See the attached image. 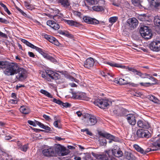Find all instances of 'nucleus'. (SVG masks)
<instances>
[{
	"label": "nucleus",
	"instance_id": "1",
	"mask_svg": "<svg viewBox=\"0 0 160 160\" xmlns=\"http://www.w3.org/2000/svg\"><path fill=\"white\" fill-rule=\"evenodd\" d=\"M0 68H5L4 74L7 76H12L17 74L18 65L16 63L7 61H0Z\"/></svg>",
	"mask_w": 160,
	"mask_h": 160
},
{
	"label": "nucleus",
	"instance_id": "2",
	"mask_svg": "<svg viewBox=\"0 0 160 160\" xmlns=\"http://www.w3.org/2000/svg\"><path fill=\"white\" fill-rule=\"evenodd\" d=\"M85 120V124L86 126H91L95 125L97 122L98 120L96 117L94 115L86 113L83 115Z\"/></svg>",
	"mask_w": 160,
	"mask_h": 160
},
{
	"label": "nucleus",
	"instance_id": "3",
	"mask_svg": "<svg viewBox=\"0 0 160 160\" xmlns=\"http://www.w3.org/2000/svg\"><path fill=\"white\" fill-rule=\"evenodd\" d=\"M141 36L145 38L150 39L152 36L151 31L149 27L146 26L141 27L139 30Z\"/></svg>",
	"mask_w": 160,
	"mask_h": 160
},
{
	"label": "nucleus",
	"instance_id": "4",
	"mask_svg": "<svg viewBox=\"0 0 160 160\" xmlns=\"http://www.w3.org/2000/svg\"><path fill=\"white\" fill-rule=\"evenodd\" d=\"M150 136V133L146 129H140L137 130L136 135L134 136V139L136 140L139 138H148Z\"/></svg>",
	"mask_w": 160,
	"mask_h": 160
},
{
	"label": "nucleus",
	"instance_id": "5",
	"mask_svg": "<svg viewBox=\"0 0 160 160\" xmlns=\"http://www.w3.org/2000/svg\"><path fill=\"white\" fill-rule=\"evenodd\" d=\"M16 78L19 81H22L26 78L27 71L26 70L22 68H20L18 66V69Z\"/></svg>",
	"mask_w": 160,
	"mask_h": 160
},
{
	"label": "nucleus",
	"instance_id": "6",
	"mask_svg": "<svg viewBox=\"0 0 160 160\" xmlns=\"http://www.w3.org/2000/svg\"><path fill=\"white\" fill-rule=\"evenodd\" d=\"M94 104L99 108L105 109L109 105L108 101L107 100L98 99L94 102Z\"/></svg>",
	"mask_w": 160,
	"mask_h": 160
},
{
	"label": "nucleus",
	"instance_id": "7",
	"mask_svg": "<svg viewBox=\"0 0 160 160\" xmlns=\"http://www.w3.org/2000/svg\"><path fill=\"white\" fill-rule=\"evenodd\" d=\"M149 47L151 50L153 51L158 52L160 51V41H153L150 44Z\"/></svg>",
	"mask_w": 160,
	"mask_h": 160
},
{
	"label": "nucleus",
	"instance_id": "8",
	"mask_svg": "<svg viewBox=\"0 0 160 160\" xmlns=\"http://www.w3.org/2000/svg\"><path fill=\"white\" fill-rule=\"evenodd\" d=\"M43 154L45 156L48 157L55 156L54 148L51 147L48 149H44L42 151Z\"/></svg>",
	"mask_w": 160,
	"mask_h": 160
},
{
	"label": "nucleus",
	"instance_id": "9",
	"mask_svg": "<svg viewBox=\"0 0 160 160\" xmlns=\"http://www.w3.org/2000/svg\"><path fill=\"white\" fill-rule=\"evenodd\" d=\"M103 138H106L108 139H111L113 140L114 142H117L119 141V140L118 137H115L110 134L107 133H103L102 132H99L98 133Z\"/></svg>",
	"mask_w": 160,
	"mask_h": 160
},
{
	"label": "nucleus",
	"instance_id": "10",
	"mask_svg": "<svg viewBox=\"0 0 160 160\" xmlns=\"http://www.w3.org/2000/svg\"><path fill=\"white\" fill-rule=\"evenodd\" d=\"M127 23L131 29L135 28L138 24L137 20L135 18H132L128 19Z\"/></svg>",
	"mask_w": 160,
	"mask_h": 160
},
{
	"label": "nucleus",
	"instance_id": "11",
	"mask_svg": "<svg viewBox=\"0 0 160 160\" xmlns=\"http://www.w3.org/2000/svg\"><path fill=\"white\" fill-rule=\"evenodd\" d=\"M126 119L128 123L131 125H134L136 122L135 116L133 114H129L127 115Z\"/></svg>",
	"mask_w": 160,
	"mask_h": 160
},
{
	"label": "nucleus",
	"instance_id": "12",
	"mask_svg": "<svg viewBox=\"0 0 160 160\" xmlns=\"http://www.w3.org/2000/svg\"><path fill=\"white\" fill-rule=\"evenodd\" d=\"M83 19L85 22L90 24H96L99 22V21L97 19L88 16L84 17Z\"/></svg>",
	"mask_w": 160,
	"mask_h": 160
},
{
	"label": "nucleus",
	"instance_id": "13",
	"mask_svg": "<svg viewBox=\"0 0 160 160\" xmlns=\"http://www.w3.org/2000/svg\"><path fill=\"white\" fill-rule=\"evenodd\" d=\"M112 155L117 157H121L123 156V153L122 151L118 148L117 146L114 147L112 150Z\"/></svg>",
	"mask_w": 160,
	"mask_h": 160
},
{
	"label": "nucleus",
	"instance_id": "14",
	"mask_svg": "<svg viewBox=\"0 0 160 160\" xmlns=\"http://www.w3.org/2000/svg\"><path fill=\"white\" fill-rule=\"evenodd\" d=\"M44 38L54 45L57 46H59L60 44L59 42L55 38L47 34L44 35Z\"/></svg>",
	"mask_w": 160,
	"mask_h": 160
},
{
	"label": "nucleus",
	"instance_id": "15",
	"mask_svg": "<svg viewBox=\"0 0 160 160\" xmlns=\"http://www.w3.org/2000/svg\"><path fill=\"white\" fill-rule=\"evenodd\" d=\"M134 148L138 152H140L141 153L143 154H145L150 151H156L157 150V149H153L152 148H148L146 150L144 151L137 145H134Z\"/></svg>",
	"mask_w": 160,
	"mask_h": 160
},
{
	"label": "nucleus",
	"instance_id": "16",
	"mask_svg": "<svg viewBox=\"0 0 160 160\" xmlns=\"http://www.w3.org/2000/svg\"><path fill=\"white\" fill-rule=\"evenodd\" d=\"M47 74L48 75L49 77L53 79H58L60 78L59 75L58 73L50 70L47 71Z\"/></svg>",
	"mask_w": 160,
	"mask_h": 160
},
{
	"label": "nucleus",
	"instance_id": "17",
	"mask_svg": "<svg viewBox=\"0 0 160 160\" xmlns=\"http://www.w3.org/2000/svg\"><path fill=\"white\" fill-rule=\"evenodd\" d=\"M94 62L93 59L91 58L87 59L84 64V67L88 68L92 67L94 65Z\"/></svg>",
	"mask_w": 160,
	"mask_h": 160
},
{
	"label": "nucleus",
	"instance_id": "18",
	"mask_svg": "<svg viewBox=\"0 0 160 160\" xmlns=\"http://www.w3.org/2000/svg\"><path fill=\"white\" fill-rule=\"evenodd\" d=\"M47 24L55 30L58 29L60 28L59 24L52 20H48L47 22Z\"/></svg>",
	"mask_w": 160,
	"mask_h": 160
},
{
	"label": "nucleus",
	"instance_id": "19",
	"mask_svg": "<svg viewBox=\"0 0 160 160\" xmlns=\"http://www.w3.org/2000/svg\"><path fill=\"white\" fill-rule=\"evenodd\" d=\"M58 3H60L62 6L65 8H68L70 5V2L68 0H57Z\"/></svg>",
	"mask_w": 160,
	"mask_h": 160
},
{
	"label": "nucleus",
	"instance_id": "20",
	"mask_svg": "<svg viewBox=\"0 0 160 160\" xmlns=\"http://www.w3.org/2000/svg\"><path fill=\"white\" fill-rule=\"evenodd\" d=\"M137 124L140 128H147L149 127L148 123L145 121L139 120L137 122Z\"/></svg>",
	"mask_w": 160,
	"mask_h": 160
},
{
	"label": "nucleus",
	"instance_id": "21",
	"mask_svg": "<svg viewBox=\"0 0 160 160\" xmlns=\"http://www.w3.org/2000/svg\"><path fill=\"white\" fill-rule=\"evenodd\" d=\"M54 148V152L55 153V156L57 154H59L60 152L62 151L64 147L62 146L60 144H57L55 145L54 147H53Z\"/></svg>",
	"mask_w": 160,
	"mask_h": 160
},
{
	"label": "nucleus",
	"instance_id": "22",
	"mask_svg": "<svg viewBox=\"0 0 160 160\" xmlns=\"http://www.w3.org/2000/svg\"><path fill=\"white\" fill-rule=\"evenodd\" d=\"M104 63L112 67H114L117 68H125V66L119 64L115 63L112 62H105Z\"/></svg>",
	"mask_w": 160,
	"mask_h": 160
},
{
	"label": "nucleus",
	"instance_id": "23",
	"mask_svg": "<svg viewBox=\"0 0 160 160\" xmlns=\"http://www.w3.org/2000/svg\"><path fill=\"white\" fill-rule=\"evenodd\" d=\"M149 79L153 81V83H150V82H146V83H143V82H141L140 83V84L141 86H148L149 85H152L153 84H155L156 83V79L154 77H150V78H149Z\"/></svg>",
	"mask_w": 160,
	"mask_h": 160
},
{
	"label": "nucleus",
	"instance_id": "24",
	"mask_svg": "<svg viewBox=\"0 0 160 160\" xmlns=\"http://www.w3.org/2000/svg\"><path fill=\"white\" fill-rule=\"evenodd\" d=\"M20 110L21 112L25 114H28L30 112V109L25 106H21L20 108Z\"/></svg>",
	"mask_w": 160,
	"mask_h": 160
},
{
	"label": "nucleus",
	"instance_id": "25",
	"mask_svg": "<svg viewBox=\"0 0 160 160\" xmlns=\"http://www.w3.org/2000/svg\"><path fill=\"white\" fill-rule=\"evenodd\" d=\"M99 0H84L85 4L90 6L97 4L99 3Z\"/></svg>",
	"mask_w": 160,
	"mask_h": 160
},
{
	"label": "nucleus",
	"instance_id": "26",
	"mask_svg": "<svg viewBox=\"0 0 160 160\" xmlns=\"http://www.w3.org/2000/svg\"><path fill=\"white\" fill-rule=\"evenodd\" d=\"M123 69H128V71H131L133 72H136V74L139 76H141V72L137 70L136 69H134V68L129 67H127L125 66V68H122Z\"/></svg>",
	"mask_w": 160,
	"mask_h": 160
},
{
	"label": "nucleus",
	"instance_id": "27",
	"mask_svg": "<svg viewBox=\"0 0 160 160\" xmlns=\"http://www.w3.org/2000/svg\"><path fill=\"white\" fill-rule=\"evenodd\" d=\"M96 157L98 160H109L107 155L105 154H97Z\"/></svg>",
	"mask_w": 160,
	"mask_h": 160
},
{
	"label": "nucleus",
	"instance_id": "28",
	"mask_svg": "<svg viewBox=\"0 0 160 160\" xmlns=\"http://www.w3.org/2000/svg\"><path fill=\"white\" fill-rule=\"evenodd\" d=\"M64 21L70 26H73L75 27H78L79 26L78 23L73 20H65Z\"/></svg>",
	"mask_w": 160,
	"mask_h": 160
},
{
	"label": "nucleus",
	"instance_id": "29",
	"mask_svg": "<svg viewBox=\"0 0 160 160\" xmlns=\"http://www.w3.org/2000/svg\"><path fill=\"white\" fill-rule=\"evenodd\" d=\"M58 33L60 34L66 36L68 38H71L72 37V35L69 33L67 31L59 30Z\"/></svg>",
	"mask_w": 160,
	"mask_h": 160
},
{
	"label": "nucleus",
	"instance_id": "30",
	"mask_svg": "<svg viewBox=\"0 0 160 160\" xmlns=\"http://www.w3.org/2000/svg\"><path fill=\"white\" fill-rule=\"evenodd\" d=\"M149 99L155 103L160 104V101L154 96H150L149 97Z\"/></svg>",
	"mask_w": 160,
	"mask_h": 160
},
{
	"label": "nucleus",
	"instance_id": "31",
	"mask_svg": "<svg viewBox=\"0 0 160 160\" xmlns=\"http://www.w3.org/2000/svg\"><path fill=\"white\" fill-rule=\"evenodd\" d=\"M92 9L97 12H102L104 11V8L100 6H94L92 7Z\"/></svg>",
	"mask_w": 160,
	"mask_h": 160
},
{
	"label": "nucleus",
	"instance_id": "32",
	"mask_svg": "<svg viewBox=\"0 0 160 160\" xmlns=\"http://www.w3.org/2000/svg\"><path fill=\"white\" fill-rule=\"evenodd\" d=\"M37 125H38L40 128L48 131H51V128L49 127L45 126L43 124L39 122H36Z\"/></svg>",
	"mask_w": 160,
	"mask_h": 160
},
{
	"label": "nucleus",
	"instance_id": "33",
	"mask_svg": "<svg viewBox=\"0 0 160 160\" xmlns=\"http://www.w3.org/2000/svg\"><path fill=\"white\" fill-rule=\"evenodd\" d=\"M98 141L99 143L101 146L106 145L107 144V141L105 139L101 137H99L98 138Z\"/></svg>",
	"mask_w": 160,
	"mask_h": 160
},
{
	"label": "nucleus",
	"instance_id": "34",
	"mask_svg": "<svg viewBox=\"0 0 160 160\" xmlns=\"http://www.w3.org/2000/svg\"><path fill=\"white\" fill-rule=\"evenodd\" d=\"M69 152V150L68 149H66L65 147H64L62 151L60 152L59 155L61 156H64L67 155Z\"/></svg>",
	"mask_w": 160,
	"mask_h": 160
},
{
	"label": "nucleus",
	"instance_id": "35",
	"mask_svg": "<svg viewBox=\"0 0 160 160\" xmlns=\"http://www.w3.org/2000/svg\"><path fill=\"white\" fill-rule=\"evenodd\" d=\"M125 157L126 158L129 160H134V157L131 153L128 152H127L125 153Z\"/></svg>",
	"mask_w": 160,
	"mask_h": 160
},
{
	"label": "nucleus",
	"instance_id": "36",
	"mask_svg": "<svg viewBox=\"0 0 160 160\" xmlns=\"http://www.w3.org/2000/svg\"><path fill=\"white\" fill-rule=\"evenodd\" d=\"M100 73L103 76L108 78H109L110 77H112V75L110 74V73L106 71L104 72L102 71Z\"/></svg>",
	"mask_w": 160,
	"mask_h": 160
},
{
	"label": "nucleus",
	"instance_id": "37",
	"mask_svg": "<svg viewBox=\"0 0 160 160\" xmlns=\"http://www.w3.org/2000/svg\"><path fill=\"white\" fill-rule=\"evenodd\" d=\"M154 22L156 26H159L160 25V17L157 16L154 17Z\"/></svg>",
	"mask_w": 160,
	"mask_h": 160
},
{
	"label": "nucleus",
	"instance_id": "38",
	"mask_svg": "<svg viewBox=\"0 0 160 160\" xmlns=\"http://www.w3.org/2000/svg\"><path fill=\"white\" fill-rule=\"evenodd\" d=\"M118 82L121 85H124L128 83L127 79L122 78H120L118 79Z\"/></svg>",
	"mask_w": 160,
	"mask_h": 160
},
{
	"label": "nucleus",
	"instance_id": "39",
	"mask_svg": "<svg viewBox=\"0 0 160 160\" xmlns=\"http://www.w3.org/2000/svg\"><path fill=\"white\" fill-rule=\"evenodd\" d=\"M18 148L21 151L24 152H26L28 149V145L27 144L24 145H21L19 146Z\"/></svg>",
	"mask_w": 160,
	"mask_h": 160
},
{
	"label": "nucleus",
	"instance_id": "40",
	"mask_svg": "<svg viewBox=\"0 0 160 160\" xmlns=\"http://www.w3.org/2000/svg\"><path fill=\"white\" fill-rule=\"evenodd\" d=\"M152 5L155 7L160 5V0H152Z\"/></svg>",
	"mask_w": 160,
	"mask_h": 160
},
{
	"label": "nucleus",
	"instance_id": "41",
	"mask_svg": "<svg viewBox=\"0 0 160 160\" xmlns=\"http://www.w3.org/2000/svg\"><path fill=\"white\" fill-rule=\"evenodd\" d=\"M40 92L48 97L50 98H52V96L49 93L45 90L42 89L40 91Z\"/></svg>",
	"mask_w": 160,
	"mask_h": 160
},
{
	"label": "nucleus",
	"instance_id": "42",
	"mask_svg": "<svg viewBox=\"0 0 160 160\" xmlns=\"http://www.w3.org/2000/svg\"><path fill=\"white\" fill-rule=\"evenodd\" d=\"M21 41L24 43L26 44L28 46H29L32 48V46L33 45V44L30 43L28 41H27L26 40L24 39H21Z\"/></svg>",
	"mask_w": 160,
	"mask_h": 160
},
{
	"label": "nucleus",
	"instance_id": "43",
	"mask_svg": "<svg viewBox=\"0 0 160 160\" xmlns=\"http://www.w3.org/2000/svg\"><path fill=\"white\" fill-rule=\"evenodd\" d=\"M118 19V18L117 17H111L109 18V22L112 23H113L117 21Z\"/></svg>",
	"mask_w": 160,
	"mask_h": 160
},
{
	"label": "nucleus",
	"instance_id": "44",
	"mask_svg": "<svg viewBox=\"0 0 160 160\" xmlns=\"http://www.w3.org/2000/svg\"><path fill=\"white\" fill-rule=\"evenodd\" d=\"M132 4L135 6H140L141 5L139 0H132Z\"/></svg>",
	"mask_w": 160,
	"mask_h": 160
},
{
	"label": "nucleus",
	"instance_id": "45",
	"mask_svg": "<svg viewBox=\"0 0 160 160\" xmlns=\"http://www.w3.org/2000/svg\"><path fill=\"white\" fill-rule=\"evenodd\" d=\"M81 132H86V133L87 134L90 135V136H92V133L89 131L88 130V129L87 128L85 129H83L81 130Z\"/></svg>",
	"mask_w": 160,
	"mask_h": 160
},
{
	"label": "nucleus",
	"instance_id": "46",
	"mask_svg": "<svg viewBox=\"0 0 160 160\" xmlns=\"http://www.w3.org/2000/svg\"><path fill=\"white\" fill-rule=\"evenodd\" d=\"M60 123V121L59 120H56L54 122L53 125L55 127L58 128H60L61 127L58 124Z\"/></svg>",
	"mask_w": 160,
	"mask_h": 160
},
{
	"label": "nucleus",
	"instance_id": "47",
	"mask_svg": "<svg viewBox=\"0 0 160 160\" xmlns=\"http://www.w3.org/2000/svg\"><path fill=\"white\" fill-rule=\"evenodd\" d=\"M141 76H140L142 78H148L149 79V78H150V77H152V76H151L150 74H147L145 73L144 74H143L141 73Z\"/></svg>",
	"mask_w": 160,
	"mask_h": 160
},
{
	"label": "nucleus",
	"instance_id": "48",
	"mask_svg": "<svg viewBox=\"0 0 160 160\" xmlns=\"http://www.w3.org/2000/svg\"><path fill=\"white\" fill-rule=\"evenodd\" d=\"M38 122V121H35V122L31 120H28V123L30 125H32L34 127H36L37 125L36 122Z\"/></svg>",
	"mask_w": 160,
	"mask_h": 160
},
{
	"label": "nucleus",
	"instance_id": "49",
	"mask_svg": "<svg viewBox=\"0 0 160 160\" xmlns=\"http://www.w3.org/2000/svg\"><path fill=\"white\" fill-rule=\"evenodd\" d=\"M52 101L53 102L56 103L60 105H62V102L59 99L54 98Z\"/></svg>",
	"mask_w": 160,
	"mask_h": 160
},
{
	"label": "nucleus",
	"instance_id": "50",
	"mask_svg": "<svg viewBox=\"0 0 160 160\" xmlns=\"http://www.w3.org/2000/svg\"><path fill=\"white\" fill-rule=\"evenodd\" d=\"M62 105L63 107L65 108H68V107H69L71 106V104H70L68 102H65V103H63L62 102Z\"/></svg>",
	"mask_w": 160,
	"mask_h": 160
},
{
	"label": "nucleus",
	"instance_id": "51",
	"mask_svg": "<svg viewBox=\"0 0 160 160\" xmlns=\"http://www.w3.org/2000/svg\"><path fill=\"white\" fill-rule=\"evenodd\" d=\"M41 76L43 78H46V77L48 76V75L47 74V72H41Z\"/></svg>",
	"mask_w": 160,
	"mask_h": 160
},
{
	"label": "nucleus",
	"instance_id": "52",
	"mask_svg": "<svg viewBox=\"0 0 160 160\" xmlns=\"http://www.w3.org/2000/svg\"><path fill=\"white\" fill-rule=\"evenodd\" d=\"M0 22L5 24L9 23V22L8 21L2 18H0Z\"/></svg>",
	"mask_w": 160,
	"mask_h": 160
},
{
	"label": "nucleus",
	"instance_id": "53",
	"mask_svg": "<svg viewBox=\"0 0 160 160\" xmlns=\"http://www.w3.org/2000/svg\"><path fill=\"white\" fill-rule=\"evenodd\" d=\"M32 48L35 49L36 51L38 52H42V49L41 48L34 46V45L32 46Z\"/></svg>",
	"mask_w": 160,
	"mask_h": 160
},
{
	"label": "nucleus",
	"instance_id": "54",
	"mask_svg": "<svg viewBox=\"0 0 160 160\" xmlns=\"http://www.w3.org/2000/svg\"><path fill=\"white\" fill-rule=\"evenodd\" d=\"M42 55L45 58H46L48 59H51L52 58L51 57L46 53H43Z\"/></svg>",
	"mask_w": 160,
	"mask_h": 160
},
{
	"label": "nucleus",
	"instance_id": "55",
	"mask_svg": "<svg viewBox=\"0 0 160 160\" xmlns=\"http://www.w3.org/2000/svg\"><path fill=\"white\" fill-rule=\"evenodd\" d=\"M138 18L141 21H144L145 20L144 15H140L139 16Z\"/></svg>",
	"mask_w": 160,
	"mask_h": 160
},
{
	"label": "nucleus",
	"instance_id": "56",
	"mask_svg": "<svg viewBox=\"0 0 160 160\" xmlns=\"http://www.w3.org/2000/svg\"><path fill=\"white\" fill-rule=\"evenodd\" d=\"M90 157V155L88 154H87L85 155L84 157L83 158L84 160H89V159Z\"/></svg>",
	"mask_w": 160,
	"mask_h": 160
},
{
	"label": "nucleus",
	"instance_id": "57",
	"mask_svg": "<svg viewBox=\"0 0 160 160\" xmlns=\"http://www.w3.org/2000/svg\"><path fill=\"white\" fill-rule=\"evenodd\" d=\"M43 117L44 118H45L47 120L50 121L51 120V119L50 118V117L49 116H47L46 115H45V114L43 115Z\"/></svg>",
	"mask_w": 160,
	"mask_h": 160
},
{
	"label": "nucleus",
	"instance_id": "58",
	"mask_svg": "<svg viewBox=\"0 0 160 160\" xmlns=\"http://www.w3.org/2000/svg\"><path fill=\"white\" fill-rule=\"evenodd\" d=\"M0 36L3 38H6L7 37V35L6 34L0 31Z\"/></svg>",
	"mask_w": 160,
	"mask_h": 160
},
{
	"label": "nucleus",
	"instance_id": "59",
	"mask_svg": "<svg viewBox=\"0 0 160 160\" xmlns=\"http://www.w3.org/2000/svg\"><path fill=\"white\" fill-rule=\"evenodd\" d=\"M9 102L10 103H12V104H16V103H17V102L16 100H13V99L10 100L9 101Z\"/></svg>",
	"mask_w": 160,
	"mask_h": 160
},
{
	"label": "nucleus",
	"instance_id": "60",
	"mask_svg": "<svg viewBox=\"0 0 160 160\" xmlns=\"http://www.w3.org/2000/svg\"><path fill=\"white\" fill-rule=\"evenodd\" d=\"M18 11L22 13V14L24 16H26V14L21 9L19 8L18 9Z\"/></svg>",
	"mask_w": 160,
	"mask_h": 160
},
{
	"label": "nucleus",
	"instance_id": "61",
	"mask_svg": "<svg viewBox=\"0 0 160 160\" xmlns=\"http://www.w3.org/2000/svg\"><path fill=\"white\" fill-rule=\"evenodd\" d=\"M27 8V9L32 10L34 8V7L32 5L30 4V5L28 6V7Z\"/></svg>",
	"mask_w": 160,
	"mask_h": 160
},
{
	"label": "nucleus",
	"instance_id": "62",
	"mask_svg": "<svg viewBox=\"0 0 160 160\" xmlns=\"http://www.w3.org/2000/svg\"><path fill=\"white\" fill-rule=\"evenodd\" d=\"M28 54L30 57H34V55L32 52H28Z\"/></svg>",
	"mask_w": 160,
	"mask_h": 160
},
{
	"label": "nucleus",
	"instance_id": "63",
	"mask_svg": "<svg viewBox=\"0 0 160 160\" xmlns=\"http://www.w3.org/2000/svg\"><path fill=\"white\" fill-rule=\"evenodd\" d=\"M105 152H106V153H107L109 157H110V153H111V151L110 150H106L105 151Z\"/></svg>",
	"mask_w": 160,
	"mask_h": 160
},
{
	"label": "nucleus",
	"instance_id": "64",
	"mask_svg": "<svg viewBox=\"0 0 160 160\" xmlns=\"http://www.w3.org/2000/svg\"><path fill=\"white\" fill-rule=\"evenodd\" d=\"M4 11L6 12L8 14L10 15L11 14L10 11L8 10L7 7L4 9Z\"/></svg>",
	"mask_w": 160,
	"mask_h": 160
}]
</instances>
